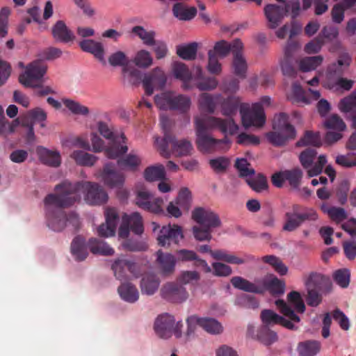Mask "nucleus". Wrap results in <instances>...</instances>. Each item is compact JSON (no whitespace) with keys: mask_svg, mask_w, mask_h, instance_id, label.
Listing matches in <instances>:
<instances>
[{"mask_svg":"<svg viewBox=\"0 0 356 356\" xmlns=\"http://www.w3.org/2000/svg\"><path fill=\"white\" fill-rule=\"evenodd\" d=\"M55 191V193L47 195L44 200L47 226L54 231H60L65 226L63 220L55 221L53 213L55 206L71 207L81 200V194L90 205H102L108 199V193L102 186L90 181H76L72 184L65 181L57 185Z\"/></svg>","mask_w":356,"mask_h":356,"instance_id":"1","label":"nucleus"},{"mask_svg":"<svg viewBox=\"0 0 356 356\" xmlns=\"http://www.w3.org/2000/svg\"><path fill=\"white\" fill-rule=\"evenodd\" d=\"M196 145L198 149L203 152H211L220 149L225 141L216 139L211 134L212 129L218 128L222 133L234 135L237 133L238 126L232 118L221 119L216 117L202 115L195 119Z\"/></svg>","mask_w":356,"mask_h":356,"instance_id":"2","label":"nucleus"},{"mask_svg":"<svg viewBox=\"0 0 356 356\" xmlns=\"http://www.w3.org/2000/svg\"><path fill=\"white\" fill-rule=\"evenodd\" d=\"M62 55L61 49L56 47H49L43 50L40 54V58L35 60L28 65L24 74L19 77V82L26 87H38L47 69L44 60H54Z\"/></svg>","mask_w":356,"mask_h":356,"instance_id":"3","label":"nucleus"},{"mask_svg":"<svg viewBox=\"0 0 356 356\" xmlns=\"http://www.w3.org/2000/svg\"><path fill=\"white\" fill-rule=\"evenodd\" d=\"M192 218L200 225L193 227V236L199 241H210L212 230L221 225L219 216L210 209L195 208L192 212Z\"/></svg>","mask_w":356,"mask_h":356,"instance_id":"4","label":"nucleus"},{"mask_svg":"<svg viewBox=\"0 0 356 356\" xmlns=\"http://www.w3.org/2000/svg\"><path fill=\"white\" fill-rule=\"evenodd\" d=\"M88 248L94 254L111 256L115 252L113 248L106 243L95 238H90L86 244L83 237L77 236L71 243V253L78 261H83L87 258Z\"/></svg>","mask_w":356,"mask_h":356,"instance_id":"5","label":"nucleus"},{"mask_svg":"<svg viewBox=\"0 0 356 356\" xmlns=\"http://www.w3.org/2000/svg\"><path fill=\"white\" fill-rule=\"evenodd\" d=\"M275 305L280 312L288 319L277 314L270 309H264L261 313V318L266 325H282L284 327L294 330L297 329L293 322L298 323L300 317L295 314L294 311L283 300L279 299L275 301Z\"/></svg>","mask_w":356,"mask_h":356,"instance_id":"6","label":"nucleus"},{"mask_svg":"<svg viewBox=\"0 0 356 356\" xmlns=\"http://www.w3.org/2000/svg\"><path fill=\"white\" fill-rule=\"evenodd\" d=\"M274 131L267 134L269 142L275 146L284 145L287 140L296 137L295 127L289 122V116L284 113L276 115L273 120Z\"/></svg>","mask_w":356,"mask_h":356,"instance_id":"7","label":"nucleus"},{"mask_svg":"<svg viewBox=\"0 0 356 356\" xmlns=\"http://www.w3.org/2000/svg\"><path fill=\"white\" fill-rule=\"evenodd\" d=\"M318 214L313 208L306 207L300 204H293L291 211L285 213V223L283 230L295 231L306 221H315Z\"/></svg>","mask_w":356,"mask_h":356,"instance_id":"8","label":"nucleus"},{"mask_svg":"<svg viewBox=\"0 0 356 356\" xmlns=\"http://www.w3.org/2000/svg\"><path fill=\"white\" fill-rule=\"evenodd\" d=\"M154 143L160 154L165 158H168L170 155L169 145L171 146L172 152L179 156L189 155L193 150V145L189 140L186 139L177 140L173 136L167 135L165 138H162L157 137L155 138Z\"/></svg>","mask_w":356,"mask_h":356,"instance_id":"9","label":"nucleus"},{"mask_svg":"<svg viewBox=\"0 0 356 356\" xmlns=\"http://www.w3.org/2000/svg\"><path fill=\"white\" fill-rule=\"evenodd\" d=\"M182 327L181 321L176 322L173 316L164 313L156 318L153 328L159 339L167 340L173 334L176 338H180L182 335Z\"/></svg>","mask_w":356,"mask_h":356,"instance_id":"10","label":"nucleus"},{"mask_svg":"<svg viewBox=\"0 0 356 356\" xmlns=\"http://www.w3.org/2000/svg\"><path fill=\"white\" fill-rule=\"evenodd\" d=\"M240 114L245 129L251 127L261 128L266 122V115L261 103H254L251 107L248 104H242L240 106Z\"/></svg>","mask_w":356,"mask_h":356,"instance_id":"11","label":"nucleus"},{"mask_svg":"<svg viewBox=\"0 0 356 356\" xmlns=\"http://www.w3.org/2000/svg\"><path fill=\"white\" fill-rule=\"evenodd\" d=\"M317 152L314 148H307L302 151L299 159L302 167L307 170V175L310 177H316L322 172L324 166L327 163V159L325 155H320L317 161L314 163L316 158Z\"/></svg>","mask_w":356,"mask_h":356,"instance_id":"12","label":"nucleus"},{"mask_svg":"<svg viewBox=\"0 0 356 356\" xmlns=\"http://www.w3.org/2000/svg\"><path fill=\"white\" fill-rule=\"evenodd\" d=\"M199 251L202 253L208 252L211 256L216 260H221L231 264L241 265L256 262L259 260L254 255L250 254H244L243 257H237L235 254L229 253L225 250H212L208 245H202L199 247Z\"/></svg>","mask_w":356,"mask_h":356,"instance_id":"13","label":"nucleus"},{"mask_svg":"<svg viewBox=\"0 0 356 356\" xmlns=\"http://www.w3.org/2000/svg\"><path fill=\"white\" fill-rule=\"evenodd\" d=\"M186 323L188 325L187 335L194 332L197 325L211 334H219L223 331L221 323L213 318H200L197 316H191L187 318Z\"/></svg>","mask_w":356,"mask_h":356,"instance_id":"14","label":"nucleus"},{"mask_svg":"<svg viewBox=\"0 0 356 356\" xmlns=\"http://www.w3.org/2000/svg\"><path fill=\"white\" fill-rule=\"evenodd\" d=\"M167 76L163 70L159 67L144 74L142 80L145 94L150 96L154 89L162 90L166 83Z\"/></svg>","mask_w":356,"mask_h":356,"instance_id":"15","label":"nucleus"},{"mask_svg":"<svg viewBox=\"0 0 356 356\" xmlns=\"http://www.w3.org/2000/svg\"><path fill=\"white\" fill-rule=\"evenodd\" d=\"M111 269L115 277L119 280H126L128 277V273L135 277H138L140 275L138 265L124 257L115 259L111 265Z\"/></svg>","mask_w":356,"mask_h":356,"instance_id":"16","label":"nucleus"},{"mask_svg":"<svg viewBox=\"0 0 356 356\" xmlns=\"http://www.w3.org/2000/svg\"><path fill=\"white\" fill-rule=\"evenodd\" d=\"M163 203L161 198H153L152 194L149 191L145 190L136 191V204L144 210L154 213H162Z\"/></svg>","mask_w":356,"mask_h":356,"instance_id":"17","label":"nucleus"},{"mask_svg":"<svg viewBox=\"0 0 356 356\" xmlns=\"http://www.w3.org/2000/svg\"><path fill=\"white\" fill-rule=\"evenodd\" d=\"M324 277L320 273H312L306 281L307 286V296L306 301L308 305L316 307L321 302V296L319 294L317 288L323 281Z\"/></svg>","mask_w":356,"mask_h":356,"instance_id":"18","label":"nucleus"},{"mask_svg":"<svg viewBox=\"0 0 356 356\" xmlns=\"http://www.w3.org/2000/svg\"><path fill=\"white\" fill-rule=\"evenodd\" d=\"M183 236L181 227L177 225H173L172 226L168 225L161 228L157 241L159 245L165 247V245H169L172 242L178 243Z\"/></svg>","mask_w":356,"mask_h":356,"instance_id":"19","label":"nucleus"},{"mask_svg":"<svg viewBox=\"0 0 356 356\" xmlns=\"http://www.w3.org/2000/svg\"><path fill=\"white\" fill-rule=\"evenodd\" d=\"M161 295L165 300L172 302H182L188 298L186 289L176 283H167L161 289Z\"/></svg>","mask_w":356,"mask_h":356,"instance_id":"20","label":"nucleus"},{"mask_svg":"<svg viewBox=\"0 0 356 356\" xmlns=\"http://www.w3.org/2000/svg\"><path fill=\"white\" fill-rule=\"evenodd\" d=\"M118 219V215L115 209H108L106 213V222L102 224L97 229L98 235L102 237L114 236Z\"/></svg>","mask_w":356,"mask_h":356,"instance_id":"21","label":"nucleus"},{"mask_svg":"<svg viewBox=\"0 0 356 356\" xmlns=\"http://www.w3.org/2000/svg\"><path fill=\"white\" fill-rule=\"evenodd\" d=\"M264 14L268 22V27L277 28L282 22L286 15L283 6L277 4H268L264 8Z\"/></svg>","mask_w":356,"mask_h":356,"instance_id":"22","label":"nucleus"},{"mask_svg":"<svg viewBox=\"0 0 356 356\" xmlns=\"http://www.w3.org/2000/svg\"><path fill=\"white\" fill-rule=\"evenodd\" d=\"M231 284L237 289L256 294H262L261 278L255 279L253 282L240 276H235L231 279Z\"/></svg>","mask_w":356,"mask_h":356,"instance_id":"23","label":"nucleus"},{"mask_svg":"<svg viewBox=\"0 0 356 356\" xmlns=\"http://www.w3.org/2000/svg\"><path fill=\"white\" fill-rule=\"evenodd\" d=\"M350 62V59L348 56H343L328 67L326 74L328 86L330 82H334L342 77L344 70L349 66Z\"/></svg>","mask_w":356,"mask_h":356,"instance_id":"24","label":"nucleus"},{"mask_svg":"<svg viewBox=\"0 0 356 356\" xmlns=\"http://www.w3.org/2000/svg\"><path fill=\"white\" fill-rule=\"evenodd\" d=\"M68 207H57L55 206L53 209L54 218L56 222L63 220L65 226L61 231L68 225H72L74 230L77 231L80 227V220L79 216L74 212H70L67 215L63 211V209L67 208ZM60 232V230L59 231Z\"/></svg>","mask_w":356,"mask_h":356,"instance_id":"25","label":"nucleus"},{"mask_svg":"<svg viewBox=\"0 0 356 356\" xmlns=\"http://www.w3.org/2000/svg\"><path fill=\"white\" fill-rule=\"evenodd\" d=\"M243 49V44L241 40L235 39L231 43L222 40L217 42L211 49L214 51L215 55H218L221 58L227 56L230 51L234 54L237 51H242Z\"/></svg>","mask_w":356,"mask_h":356,"instance_id":"26","label":"nucleus"},{"mask_svg":"<svg viewBox=\"0 0 356 356\" xmlns=\"http://www.w3.org/2000/svg\"><path fill=\"white\" fill-rule=\"evenodd\" d=\"M177 259L170 253H164L161 250L156 252V262L161 273L169 275L174 273Z\"/></svg>","mask_w":356,"mask_h":356,"instance_id":"27","label":"nucleus"},{"mask_svg":"<svg viewBox=\"0 0 356 356\" xmlns=\"http://www.w3.org/2000/svg\"><path fill=\"white\" fill-rule=\"evenodd\" d=\"M36 152L42 163L54 168L60 166L61 156L58 151L50 150L42 146H39L37 147Z\"/></svg>","mask_w":356,"mask_h":356,"instance_id":"28","label":"nucleus"},{"mask_svg":"<svg viewBox=\"0 0 356 356\" xmlns=\"http://www.w3.org/2000/svg\"><path fill=\"white\" fill-rule=\"evenodd\" d=\"M79 47L83 51L92 54L102 64H106L104 49L101 42L86 39L79 42Z\"/></svg>","mask_w":356,"mask_h":356,"instance_id":"29","label":"nucleus"},{"mask_svg":"<svg viewBox=\"0 0 356 356\" xmlns=\"http://www.w3.org/2000/svg\"><path fill=\"white\" fill-rule=\"evenodd\" d=\"M177 259L181 261H193L194 266L201 267L206 273L211 271V267L207 261L200 258L197 254L193 250L181 249L177 252Z\"/></svg>","mask_w":356,"mask_h":356,"instance_id":"30","label":"nucleus"},{"mask_svg":"<svg viewBox=\"0 0 356 356\" xmlns=\"http://www.w3.org/2000/svg\"><path fill=\"white\" fill-rule=\"evenodd\" d=\"M262 294L266 291L274 296H280L284 292V284L276 277H264L261 278Z\"/></svg>","mask_w":356,"mask_h":356,"instance_id":"31","label":"nucleus"},{"mask_svg":"<svg viewBox=\"0 0 356 356\" xmlns=\"http://www.w3.org/2000/svg\"><path fill=\"white\" fill-rule=\"evenodd\" d=\"M52 35L57 41L67 43L74 40V35L62 20L58 21L52 28Z\"/></svg>","mask_w":356,"mask_h":356,"instance_id":"32","label":"nucleus"},{"mask_svg":"<svg viewBox=\"0 0 356 356\" xmlns=\"http://www.w3.org/2000/svg\"><path fill=\"white\" fill-rule=\"evenodd\" d=\"M118 292L123 300L129 303H134L139 298L137 288L130 282L122 283L118 289Z\"/></svg>","mask_w":356,"mask_h":356,"instance_id":"33","label":"nucleus"},{"mask_svg":"<svg viewBox=\"0 0 356 356\" xmlns=\"http://www.w3.org/2000/svg\"><path fill=\"white\" fill-rule=\"evenodd\" d=\"M321 343L316 340L299 342L296 350L299 356H316L321 350Z\"/></svg>","mask_w":356,"mask_h":356,"instance_id":"34","label":"nucleus"},{"mask_svg":"<svg viewBox=\"0 0 356 356\" xmlns=\"http://www.w3.org/2000/svg\"><path fill=\"white\" fill-rule=\"evenodd\" d=\"M122 220L129 225L131 231L135 234L141 235L143 233V220L138 212H134L130 215L124 214Z\"/></svg>","mask_w":356,"mask_h":356,"instance_id":"35","label":"nucleus"},{"mask_svg":"<svg viewBox=\"0 0 356 356\" xmlns=\"http://www.w3.org/2000/svg\"><path fill=\"white\" fill-rule=\"evenodd\" d=\"M241 101L238 97L229 96L222 99L220 103L221 112L223 115L232 117L240 109Z\"/></svg>","mask_w":356,"mask_h":356,"instance_id":"36","label":"nucleus"},{"mask_svg":"<svg viewBox=\"0 0 356 356\" xmlns=\"http://www.w3.org/2000/svg\"><path fill=\"white\" fill-rule=\"evenodd\" d=\"M70 157L74 160L77 165L87 167L94 165L98 160V158L94 154L83 150H74L71 153Z\"/></svg>","mask_w":356,"mask_h":356,"instance_id":"37","label":"nucleus"},{"mask_svg":"<svg viewBox=\"0 0 356 356\" xmlns=\"http://www.w3.org/2000/svg\"><path fill=\"white\" fill-rule=\"evenodd\" d=\"M172 13L179 20L188 21L195 17L197 9L195 7L187 8L181 3H176L173 6Z\"/></svg>","mask_w":356,"mask_h":356,"instance_id":"38","label":"nucleus"},{"mask_svg":"<svg viewBox=\"0 0 356 356\" xmlns=\"http://www.w3.org/2000/svg\"><path fill=\"white\" fill-rule=\"evenodd\" d=\"M241 51H237L233 54L232 67L234 74L243 79L246 76L248 65Z\"/></svg>","mask_w":356,"mask_h":356,"instance_id":"39","label":"nucleus"},{"mask_svg":"<svg viewBox=\"0 0 356 356\" xmlns=\"http://www.w3.org/2000/svg\"><path fill=\"white\" fill-rule=\"evenodd\" d=\"M172 72L176 79L183 81L184 88H188L187 83L191 79V73L186 65L181 62H175L172 65Z\"/></svg>","mask_w":356,"mask_h":356,"instance_id":"40","label":"nucleus"},{"mask_svg":"<svg viewBox=\"0 0 356 356\" xmlns=\"http://www.w3.org/2000/svg\"><path fill=\"white\" fill-rule=\"evenodd\" d=\"M159 281L153 275H148L143 277L140 281V289L143 293L148 296L153 295L158 289Z\"/></svg>","mask_w":356,"mask_h":356,"instance_id":"41","label":"nucleus"},{"mask_svg":"<svg viewBox=\"0 0 356 356\" xmlns=\"http://www.w3.org/2000/svg\"><path fill=\"white\" fill-rule=\"evenodd\" d=\"M321 144L319 132H314L309 130L305 131L303 136L296 143L298 147L312 145L318 147Z\"/></svg>","mask_w":356,"mask_h":356,"instance_id":"42","label":"nucleus"},{"mask_svg":"<svg viewBox=\"0 0 356 356\" xmlns=\"http://www.w3.org/2000/svg\"><path fill=\"white\" fill-rule=\"evenodd\" d=\"M197 43L191 42L177 47V54L184 60H192L196 58Z\"/></svg>","mask_w":356,"mask_h":356,"instance_id":"43","label":"nucleus"},{"mask_svg":"<svg viewBox=\"0 0 356 356\" xmlns=\"http://www.w3.org/2000/svg\"><path fill=\"white\" fill-rule=\"evenodd\" d=\"M338 182L335 184L334 192L338 198L341 204H344L347 202L348 193L350 190V183L348 179H337Z\"/></svg>","mask_w":356,"mask_h":356,"instance_id":"44","label":"nucleus"},{"mask_svg":"<svg viewBox=\"0 0 356 356\" xmlns=\"http://www.w3.org/2000/svg\"><path fill=\"white\" fill-rule=\"evenodd\" d=\"M323 60L321 56L305 57L300 61V70L302 72L314 70L322 63Z\"/></svg>","mask_w":356,"mask_h":356,"instance_id":"45","label":"nucleus"},{"mask_svg":"<svg viewBox=\"0 0 356 356\" xmlns=\"http://www.w3.org/2000/svg\"><path fill=\"white\" fill-rule=\"evenodd\" d=\"M332 278L340 287L346 289L350 282V271L348 268H340L333 273Z\"/></svg>","mask_w":356,"mask_h":356,"instance_id":"46","label":"nucleus"},{"mask_svg":"<svg viewBox=\"0 0 356 356\" xmlns=\"http://www.w3.org/2000/svg\"><path fill=\"white\" fill-rule=\"evenodd\" d=\"M140 164V158L132 154L127 155L124 159L118 161V165L121 168H127L131 170H136Z\"/></svg>","mask_w":356,"mask_h":356,"instance_id":"47","label":"nucleus"},{"mask_svg":"<svg viewBox=\"0 0 356 356\" xmlns=\"http://www.w3.org/2000/svg\"><path fill=\"white\" fill-rule=\"evenodd\" d=\"M108 61L113 67H123V72H126L128 58L123 51H118L111 54L108 57Z\"/></svg>","mask_w":356,"mask_h":356,"instance_id":"48","label":"nucleus"},{"mask_svg":"<svg viewBox=\"0 0 356 356\" xmlns=\"http://www.w3.org/2000/svg\"><path fill=\"white\" fill-rule=\"evenodd\" d=\"M115 140V138L114 140H111L112 144L105 149V155L109 159L118 158L125 154L128 150L127 145H121Z\"/></svg>","mask_w":356,"mask_h":356,"instance_id":"49","label":"nucleus"},{"mask_svg":"<svg viewBox=\"0 0 356 356\" xmlns=\"http://www.w3.org/2000/svg\"><path fill=\"white\" fill-rule=\"evenodd\" d=\"M132 33L137 35L146 45L152 46L154 40L155 32L147 31L143 26H136L132 29Z\"/></svg>","mask_w":356,"mask_h":356,"instance_id":"50","label":"nucleus"},{"mask_svg":"<svg viewBox=\"0 0 356 356\" xmlns=\"http://www.w3.org/2000/svg\"><path fill=\"white\" fill-rule=\"evenodd\" d=\"M339 108L341 112L348 114L356 108V90L339 102Z\"/></svg>","mask_w":356,"mask_h":356,"instance_id":"51","label":"nucleus"},{"mask_svg":"<svg viewBox=\"0 0 356 356\" xmlns=\"http://www.w3.org/2000/svg\"><path fill=\"white\" fill-rule=\"evenodd\" d=\"M174 95L170 92H163L154 97L156 105L162 110L171 109Z\"/></svg>","mask_w":356,"mask_h":356,"instance_id":"52","label":"nucleus"},{"mask_svg":"<svg viewBox=\"0 0 356 356\" xmlns=\"http://www.w3.org/2000/svg\"><path fill=\"white\" fill-rule=\"evenodd\" d=\"M191 106V99L188 97L178 95H174L172 110H178L182 113L186 112Z\"/></svg>","mask_w":356,"mask_h":356,"instance_id":"53","label":"nucleus"},{"mask_svg":"<svg viewBox=\"0 0 356 356\" xmlns=\"http://www.w3.org/2000/svg\"><path fill=\"white\" fill-rule=\"evenodd\" d=\"M63 104L73 113L75 115H87L89 113V108L81 104L79 102L65 99L63 100Z\"/></svg>","mask_w":356,"mask_h":356,"instance_id":"54","label":"nucleus"},{"mask_svg":"<svg viewBox=\"0 0 356 356\" xmlns=\"http://www.w3.org/2000/svg\"><path fill=\"white\" fill-rule=\"evenodd\" d=\"M216 101L213 97L208 94L203 93L200 95L199 99L200 108L210 114L213 113L216 109Z\"/></svg>","mask_w":356,"mask_h":356,"instance_id":"55","label":"nucleus"},{"mask_svg":"<svg viewBox=\"0 0 356 356\" xmlns=\"http://www.w3.org/2000/svg\"><path fill=\"white\" fill-rule=\"evenodd\" d=\"M153 62L152 57L149 51L146 50L139 51L134 58L135 64L141 68H147L149 67Z\"/></svg>","mask_w":356,"mask_h":356,"instance_id":"56","label":"nucleus"},{"mask_svg":"<svg viewBox=\"0 0 356 356\" xmlns=\"http://www.w3.org/2000/svg\"><path fill=\"white\" fill-rule=\"evenodd\" d=\"M144 178H165L164 166L156 164L147 167L144 171Z\"/></svg>","mask_w":356,"mask_h":356,"instance_id":"57","label":"nucleus"},{"mask_svg":"<svg viewBox=\"0 0 356 356\" xmlns=\"http://www.w3.org/2000/svg\"><path fill=\"white\" fill-rule=\"evenodd\" d=\"M257 337L265 345H270L277 339L276 332L269 330L267 327H262L258 332Z\"/></svg>","mask_w":356,"mask_h":356,"instance_id":"58","label":"nucleus"},{"mask_svg":"<svg viewBox=\"0 0 356 356\" xmlns=\"http://www.w3.org/2000/svg\"><path fill=\"white\" fill-rule=\"evenodd\" d=\"M295 58L294 57L284 56L281 61V69L282 73L285 76L290 77L294 76L296 72L295 69Z\"/></svg>","mask_w":356,"mask_h":356,"instance_id":"59","label":"nucleus"},{"mask_svg":"<svg viewBox=\"0 0 356 356\" xmlns=\"http://www.w3.org/2000/svg\"><path fill=\"white\" fill-rule=\"evenodd\" d=\"M124 179H105V184L111 188H117V195L122 200L127 199L129 192L127 189L123 188Z\"/></svg>","mask_w":356,"mask_h":356,"instance_id":"60","label":"nucleus"},{"mask_svg":"<svg viewBox=\"0 0 356 356\" xmlns=\"http://www.w3.org/2000/svg\"><path fill=\"white\" fill-rule=\"evenodd\" d=\"M235 167L241 177H248L254 174V169L250 168V164L245 159H237L235 162Z\"/></svg>","mask_w":356,"mask_h":356,"instance_id":"61","label":"nucleus"},{"mask_svg":"<svg viewBox=\"0 0 356 356\" xmlns=\"http://www.w3.org/2000/svg\"><path fill=\"white\" fill-rule=\"evenodd\" d=\"M325 126L327 129H335L338 131H343L346 126L343 120L337 115H332L325 122Z\"/></svg>","mask_w":356,"mask_h":356,"instance_id":"62","label":"nucleus"},{"mask_svg":"<svg viewBox=\"0 0 356 356\" xmlns=\"http://www.w3.org/2000/svg\"><path fill=\"white\" fill-rule=\"evenodd\" d=\"M287 299L294 305L298 312L302 314L305 311V303L298 292L295 291L290 292L287 296Z\"/></svg>","mask_w":356,"mask_h":356,"instance_id":"63","label":"nucleus"},{"mask_svg":"<svg viewBox=\"0 0 356 356\" xmlns=\"http://www.w3.org/2000/svg\"><path fill=\"white\" fill-rule=\"evenodd\" d=\"M336 163L343 167L350 168L356 165V154L348 153L339 155L336 158Z\"/></svg>","mask_w":356,"mask_h":356,"instance_id":"64","label":"nucleus"}]
</instances>
